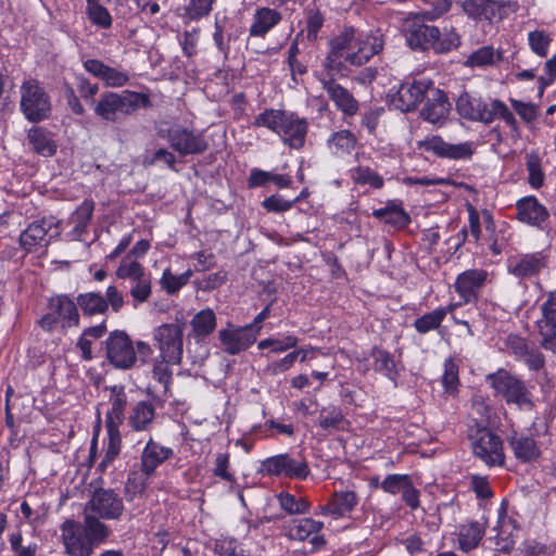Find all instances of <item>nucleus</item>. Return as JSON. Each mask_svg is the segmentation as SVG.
I'll return each mask as SVG.
<instances>
[{"label": "nucleus", "mask_w": 556, "mask_h": 556, "mask_svg": "<svg viewBox=\"0 0 556 556\" xmlns=\"http://www.w3.org/2000/svg\"><path fill=\"white\" fill-rule=\"evenodd\" d=\"M384 40L379 31L357 35L354 27L344 29L329 41V51L323 60L324 71L344 77L349 65L362 66L383 49Z\"/></svg>", "instance_id": "nucleus-1"}, {"label": "nucleus", "mask_w": 556, "mask_h": 556, "mask_svg": "<svg viewBox=\"0 0 556 556\" xmlns=\"http://www.w3.org/2000/svg\"><path fill=\"white\" fill-rule=\"evenodd\" d=\"M60 530L66 556H91L111 535L110 527L93 517H84L83 523L66 519Z\"/></svg>", "instance_id": "nucleus-2"}, {"label": "nucleus", "mask_w": 556, "mask_h": 556, "mask_svg": "<svg viewBox=\"0 0 556 556\" xmlns=\"http://www.w3.org/2000/svg\"><path fill=\"white\" fill-rule=\"evenodd\" d=\"M152 106L149 94L132 90L104 91L94 103L93 112L102 121L116 123L135 114L139 109Z\"/></svg>", "instance_id": "nucleus-3"}, {"label": "nucleus", "mask_w": 556, "mask_h": 556, "mask_svg": "<svg viewBox=\"0 0 556 556\" xmlns=\"http://www.w3.org/2000/svg\"><path fill=\"white\" fill-rule=\"evenodd\" d=\"M406 42L414 51L447 53L460 46V37L455 29L441 31L437 26L413 24L406 34Z\"/></svg>", "instance_id": "nucleus-4"}, {"label": "nucleus", "mask_w": 556, "mask_h": 556, "mask_svg": "<svg viewBox=\"0 0 556 556\" xmlns=\"http://www.w3.org/2000/svg\"><path fill=\"white\" fill-rule=\"evenodd\" d=\"M20 111L29 123L38 124L52 115V99L37 78L24 79L20 86Z\"/></svg>", "instance_id": "nucleus-5"}, {"label": "nucleus", "mask_w": 556, "mask_h": 556, "mask_svg": "<svg viewBox=\"0 0 556 556\" xmlns=\"http://www.w3.org/2000/svg\"><path fill=\"white\" fill-rule=\"evenodd\" d=\"M79 312L68 294H55L48 300L47 313L39 319V326L47 332L60 328L66 331L70 328L79 326Z\"/></svg>", "instance_id": "nucleus-6"}, {"label": "nucleus", "mask_w": 556, "mask_h": 556, "mask_svg": "<svg viewBox=\"0 0 556 556\" xmlns=\"http://www.w3.org/2000/svg\"><path fill=\"white\" fill-rule=\"evenodd\" d=\"M485 380L507 404H515L520 408L532 406L531 392L525 381L507 369L500 368L486 375Z\"/></svg>", "instance_id": "nucleus-7"}, {"label": "nucleus", "mask_w": 556, "mask_h": 556, "mask_svg": "<svg viewBox=\"0 0 556 556\" xmlns=\"http://www.w3.org/2000/svg\"><path fill=\"white\" fill-rule=\"evenodd\" d=\"M115 275L128 282L134 307L149 300L152 294L151 274L138 261L124 258L116 268Z\"/></svg>", "instance_id": "nucleus-8"}, {"label": "nucleus", "mask_w": 556, "mask_h": 556, "mask_svg": "<svg viewBox=\"0 0 556 556\" xmlns=\"http://www.w3.org/2000/svg\"><path fill=\"white\" fill-rule=\"evenodd\" d=\"M258 472L267 477L305 480L309 476L311 469L303 457H293L283 453L262 460Z\"/></svg>", "instance_id": "nucleus-9"}, {"label": "nucleus", "mask_w": 556, "mask_h": 556, "mask_svg": "<svg viewBox=\"0 0 556 556\" xmlns=\"http://www.w3.org/2000/svg\"><path fill=\"white\" fill-rule=\"evenodd\" d=\"M152 339L160 357L180 364L184 352V326L179 323L162 324L153 329Z\"/></svg>", "instance_id": "nucleus-10"}, {"label": "nucleus", "mask_w": 556, "mask_h": 556, "mask_svg": "<svg viewBox=\"0 0 556 556\" xmlns=\"http://www.w3.org/2000/svg\"><path fill=\"white\" fill-rule=\"evenodd\" d=\"M123 498L113 489H97L87 502L84 517H93L97 520H119L124 515Z\"/></svg>", "instance_id": "nucleus-11"}, {"label": "nucleus", "mask_w": 556, "mask_h": 556, "mask_svg": "<svg viewBox=\"0 0 556 556\" xmlns=\"http://www.w3.org/2000/svg\"><path fill=\"white\" fill-rule=\"evenodd\" d=\"M161 137L166 138L170 148L181 156L199 155L208 149V141L203 131L182 125H173L166 134L161 132Z\"/></svg>", "instance_id": "nucleus-12"}, {"label": "nucleus", "mask_w": 556, "mask_h": 556, "mask_svg": "<svg viewBox=\"0 0 556 556\" xmlns=\"http://www.w3.org/2000/svg\"><path fill=\"white\" fill-rule=\"evenodd\" d=\"M124 304V295L115 286H109L104 295L91 291L79 293L76 298V305L85 316L103 315L109 308L118 313Z\"/></svg>", "instance_id": "nucleus-13"}, {"label": "nucleus", "mask_w": 556, "mask_h": 556, "mask_svg": "<svg viewBox=\"0 0 556 556\" xmlns=\"http://www.w3.org/2000/svg\"><path fill=\"white\" fill-rule=\"evenodd\" d=\"M470 445L473 455L488 467L503 466L505 454L503 442L498 435L486 428L477 429L470 435Z\"/></svg>", "instance_id": "nucleus-14"}, {"label": "nucleus", "mask_w": 556, "mask_h": 556, "mask_svg": "<svg viewBox=\"0 0 556 556\" xmlns=\"http://www.w3.org/2000/svg\"><path fill=\"white\" fill-rule=\"evenodd\" d=\"M429 79H413L402 83L397 91L391 96V104L401 112L415 111L432 88Z\"/></svg>", "instance_id": "nucleus-15"}, {"label": "nucleus", "mask_w": 556, "mask_h": 556, "mask_svg": "<svg viewBox=\"0 0 556 556\" xmlns=\"http://www.w3.org/2000/svg\"><path fill=\"white\" fill-rule=\"evenodd\" d=\"M419 150L432 153L440 159L453 161L469 160L475 153V144L471 141L460 143H450L443 140L441 136L427 137L417 142Z\"/></svg>", "instance_id": "nucleus-16"}, {"label": "nucleus", "mask_w": 556, "mask_h": 556, "mask_svg": "<svg viewBox=\"0 0 556 556\" xmlns=\"http://www.w3.org/2000/svg\"><path fill=\"white\" fill-rule=\"evenodd\" d=\"M105 350L109 362L116 368L129 369L136 363L134 344L125 331L111 332L105 341Z\"/></svg>", "instance_id": "nucleus-17"}, {"label": "nucleus", "mask_w": 556, "mask_h": 556, "mask_svg": "<svg viewBox=\"0 0 556 556\" xmlns=\"http://www.w3.org/2000/svg\"><path fill=\"white\" fill-rule=\"evenodd\" d=\"M549 255L545 251L520 253L508 260L507 270L518 279L538 277L548 268Z\"/></svg>", "instance_id": "nucleus-18"}, {"label": "nucleus", "mask_w": 556, "mask_h": 556, "mask_svg": "<svg viewBox=\"0 0 556 556\" xmlns=\"http://www.w3.org/2000/svg\"><path fill=\"white\" fill-rule=\"evenodd\" d=\"M316 77L338 110L349 116L357 113L358 102L346 88L337 83L339 75H332L324 71L316 74Z\"/></svg>", "instance_id": "nucleus-19"}, {"label": "nucleus", "mask_w": 556, "mask_h": 556, "mask_svg": "<svg viewBox=\"0 0 556 556\" xmlns=\"http://www.w3.org/2000/svg\"><path fill=\"white\" fill-rule=\"evenodd\" d=\"M506 346L515 359L523 362L530 371H540L545 367V356L539 348L531 345L526 338L509 334Z\"/></svg>", "instance_id": "nucleus-20"}, {"label": "nucleus", "mask_w": 556, "mask_h": 556, "mask_svg": "<svg viewBox=\"0 0 556 556\" xmlns=\"http://www.w3.org/2000/svg\"><path fill=\"white\" fill-rule=\"evenodd\" d=\"M484 269H467L460 273L454 282V290L465 304L476 303L488 280Z\"/></svg>", "instance_id": "nucleus-21"}, {"label": "nucleus", "mask_w": 556, "mask_h": 556, "mask_svg": "<svg viewBox=\"0 0 556 556\" xmlns=\"http://www.w3.org/2000/svg\"><path fill=\"white\" fill-rule=\"evenodd\" d=\"M218 338L223 350L229 355H237L248 350L257 339L256 330L247 326L222 329Z\"/></svg>", "instance_id": "nucleus-22"}, {"label": "nucleus", "mask_w": 556, "mask_h": 556, "mask_svg": "<svg viewBox=\"0 0 556 556\" xmlns=\"http://www.w3.org/2000/svg\"><path fill=\"white\" fill-rule=\"evenodd\" d=\"M458 114L468 121L480 122L489 125L493 122L491 104L489 105L482 98L463 92L456 101Z\"/></svg>", "instance_id": "nucleus-23"}, {"label": "nucleus", "mask_w": 556, "mask_h": 556, "mask_svg": "<svg viewBox=\"0 0 556 556\" xmlns=\"http://www.w3.org/2000/svg\"><path fill=\"white\" fill-rule=\"evenodd\" d=\"M83 66L86 72L109 88H121L129 81L128 71L111 67L98 59H87L83 62Z\"/></svg>", "instance_id": "nucleus-24"}, {"label": "nucleus", "mask_w": 556, "mask_h": 556, "mask_svg": "<svg viewBox=\"0 0 556 556\" xmlns=\"http://www.w3.org/2000/svg\"><path fill=\"white\" fill-rule=\"evenodd\" d=\"M308 130V122L298 114L287 112L278 136L283 144L291 149L300 150L305 144Z\"/></svg>", "instance_id": "nucleus-25"}, {"label": "nucleus", "mask_w": 556, "mask_h": 556, "mask_svg": "<svg viewBox=\"0 0 556 556\" xmlns=\"http://www.w3.org/2000/svg\"><path fill=\"white\" fill-rule=\"evenodd\" d=\"M450 111L451 103L446 93L432 86L420 111V117L428 123L442 125L447 119Z\"/></svg>", "instance_id": "nucleus-26"}, {"label": "nucleus", "mask_w": 556, "mask_h": 556, "mask_svg": "<svg viewBox=\"0 0 556 556\" xmlns=\"http://www.w3.org/2000/svg\"><path fill=\"white\" fill-rule=\"evenodd\" d=\"M549 213L534 195H528L516 202V217L519 222L542 229Z\"/></svg>", "instance_id": "nucleus-27"}, {"label": "nucleus", "mask_w": 556, "mask_h": 556, "mask_svg": "<svg viewBox=\"0 0 556 556\" xmlns=\"http://www.w3.org/2000/svg\"><path fill=\"white\" fill-rule=\"evenodd\" d=\"M506 441L511 448L515 458L520 463H531L541 456L540 446L531 435L513 430L507 434Z\"/></svg>", "instance_id": "nucleus-28"}, {"label": "nucleus", "mask_w": 556, "mask_h": 556, "mask_svg": "<svg viewBox=\"0 0 556 556\" xmlns=\"http://www.w3.org/2000/svg\"><path fill=\"white\" fill-rule=\"evenodd\" d=\"M53 220L41 218L33 222L20 235V244L27 252H34L37 248L48 244L47 236L53 227Z\"/></svg>", "instance_id": "nucleus-29"}, {"label": "nucleus", "mask_w": 556, "mask_h": 556, "mask_svg": "<svg viewBox=\"0 0 556 556\" xmlns=\"http://www.w3.org/2000/svg\"><path fill=\"white\" fill-rule=\"evenodd\" d=\"M174 456L172 447L164 446L152 438L147 442L140 456L141 471L146 476H151L155 469Z\"/></svg>", "instance_id": "nucleus-30"}, {"label": "nucleus", "mask_w": 556, "mask_h": 556, "mask_svg": "<svg viewBox=\"0 0 556 556\" xmlns=\"http://www.w3.org/2000/svg\"><path fill=\"white\" fill-rule=\"evenodd\" d=\"M282 21V13L276 9L261 7L255 10L249 27L250 37L265 38Z\"/></svg>", "instance_id": "nucleus-31"}, {"label": "nucleus", "mask_w": 556, "mask_h": 556, "mask_svg": "<svg viewBox=\"0 0 556 556\" xmlns=\"http://www.w3.org/2000/svg\"><path fill=\"white\" fill-rule=\"evenodd\" d=\"M372 216L395 229L406 228L412 219L401 200H389L383 207L372 211Z\"/></svg>", "instance_id": "nucleus-32"}, {"label": "nucleus", "mask_w": 556, "mask_h": 556, "mask_svg": "<svg viewBox=\"0 0 556 556\" xmlns=\"http://www.w3.org/2000/svg\"><path fill=\"white\" fill-rule=\"evenodd\" d=\"M358 501L359 498L354 491L334 492L327 504L321 507V514L331 515L334 518H343L354 510Z\"/></svg>", "instance_id": "nucleus-33"}, {"label": "nucleus", "mask_w": 556, "mask_h": 556, "mask_svg": "<svg viewBox=\"0 0 556 556\" xmlns=\"http://www.w3.org/2000/svg\"><path fill=\"white\" fill-rule=\"evenodd\" d=\"M464 13L473 21L491 22L504 8V3L495 0H464L462 3Z\"/></svg>", "instance_id": "nucleus-34"}, {"label": "nucleus", "mask_w": 556, "mask_h": 556, "mask_svg": "<svg viewBox=\"0 0 556 556\" xmlns=\"http://www.w3.org/2000/svg\"><path fill=\"white\" fill-rule=\"evenodd\" d=\"M155 406L150 401L137 402L129 412L127 422L135 431H148L155 419Z\"/></svg>", "instance_id": "nucleus-35"}, {"label": "nucleus", "mask_w": 556, "mask_h": 556, "mask_svg": "<svg viewBox=\"0 0 556 556\" xmlns=\"http://www.w3.org/2000/svg\"><path fill=\"white\" fill-rule=\"evenodd\" d=\"M27 140L31 149L42 156H52L56 152V143L51 132L43 127L33 126L28 129Z\"/></svg>", "instance_id": "nucleus-36"}, {"label": "nucleus", "mask_w": 556, "mask_h": 556, "mask_svg": "<svg viewBox=\"0 0 556 556\" xmlns=\"http://www.w3.org/2000/svg\"><path fill=\"white\" fill-rule=\"evenodd\" d=\"M111 409L106 414V426L119 427L125 418V408L128 397L123 386H113L110 389Z\"/></svg>", "instance_id": "nucleus-37"}, {"label": "nucleus", "mask_w": 556, "mask_h": 556, "mask_svg": "<svg viewBox=\"0 0 556 556\" xmlns=\"http://www.w3.org/2000/svg\"><path fill=\"white\" fill-rule=\"evenodd\" d=\"M485 532L484 523L479 521H469L459 527L458 544L464 552L476 548Z\"/></svg>", "instance_id": "nucleus-38"}, {"label": "nucleus", "mask_w": 556, "mask_h": 556, "mask_svg": "<svg viewBox=\"0 0 556 556\" xmlns=\"http://www.w3.org/2000/svg\"><path fill=\"white\" fill-rule=\"evenodd\" d=\"M323 528V522L312 518H302L292 520L291 523L285 526L287 535L291 540L305 541L312 534L318 533Z\"/></svg>", "instance_id": "nucleus-39"}, {"label": "nucleus", "mask_w": 556, "mask_h": 556, "mask_svg": "<svg viewBox=\"0 0 556 556\" xmlns=\"http://www.w3.org/2000/svg\"><path fill=\"white\" fill-rule=\"evenodd\" d=\"M356 136L350 130L333 132L327 140L330 152L336 156L349 155L356 147Z\"/></svg>", "instance_id": "nucleus-40"}, {"label": "nucleus", "mask_w": 556, "mask_h": 556, "mask_svg": "<svg viewBox=\"0 0 556 556\" xmlns=\"http://www.w3.org/2000/svg\"><path fill=\"white\" fill-rule=\"evenodd\" d=\"M502 58L501 51H496L492 46H483L470 53L464 65L471 68L493 66L502 61Z\"/></svg>", "instance_id": "nucleus-41"}, {"label": "nucleus", "mask_w": 556, "mask_h": 556, "mask_svg": "<svg viewBox=\"0 0 556 556\" xmlns=\"http://www.w3.org/2000/svg\"><path fill=\"white\" fill-rule=\"evenodd\" d=\"M350 177L355 185L369 186L381 189L384 186L383 177L369 166L358 165L350 170Z\"/></svg>", "instance_id": "nucleus-42"}, {"label": "nucleus", "mask_w": 556, "mask_h": 556, "mask_svg": "<svg viewBox=\"0 0 556 556\" xmlns=\"http://www.w3.org/2000/svg\"><path fill=\"white\" fill-rule=\"evenodd\" d=\"M345 419L342 409L338 406L324 407L319 412L318 425L325 431H339L344 429Z\"/></svg>", "instance_id": "nucleus-43"}, {"label": "nucleus", "mask_w": 556, "mask_h": 556, "mask_svg": "<svg viewBox=\"0 0 556 556\" xmlns=\"http://www.w3.org/2000/svg\"><path fill=\"white\" fill-rule=\"evenodd\" d=\"M370 356L374 359V368L376 371L382 374L392 381L396 379L397 371L391 353L383 349L375 346L370 352Z\"/></svg>", "instance_id": "nucleus-44"}, {"label": "nucleus", "mask_w": 556, "mask_h": 556, "mask_svg": "<svg viewBox=\"0 0 556 556\" xmlns=\"http://www.w3.org/2000/svg\"><path fill=\"white\" fill-rule=\"evenodd\" d=\"M192 332L197 338H205L216 328V316L213 309L205 308L191 319Z\"/></svg>", "instance_id": "nucleus-45"}, {"label": "nucleus", "mask_w": 556, "mask_h": 556, "mask_svg": "<svg viewBox=\"0 0 556 556\" xmlns=\"http://www.w3.org/2000/svg\"><path fill=\"white\" fill-rule=\"evenodd\" d=\"M286 114L287 111L266 109L254 118L252 126L256 128L265 127L278 135Z\"/></svg>", "instance_id": "nucleus-46"}, {"label": "nucleus", "mask_w": 556, "mask_h": 556, "mask_svg": "<svg viewBox=\"0 0 556 556\" xmlns=\"http://www.w3.org/2000/svg\"><path fill=\"white\" fill-rule=\"evenodd\" d=\"M280 508L288 515H304L309 511V503L303 497H295L289 492L276 495Z\"/></svg>", "instance_id": "nucleus-47"}, {"label": "nucleus", "mask_w": 556, "mask_h": 556, "mask_svg": "<svg viewBox=\"0 0 556 556\" xmlns=\"http://www.w3.org/2000/svg\"><path fill=\"white\" fill-rule=\"evenodd\" d=\"M192 274V270L188 269L181 275L176 276L170 271L169 268H166L160 279L161 287L167 294L173 295L188 283Z\"/></svg>", "instance_id": "nucleus-48"}, {"label": "nucleus", "mask_w": 556, "mask_h": 556, "mask_svg": "<svg viewBox=\"0 0 556 556\" xmlns=\"http://www.w3.org/2000/svg\"><path fill=\"white\" fill-rule=\"evenodd\" d=\"M94 211V202L92 200H85L72 214L71 220L74 225V230L77 233H83L86 231L92 214Z\"/></svg>", "instance_id": "nucleus-49"}, {"label": "nucleus", "mask_w": 556, "mask_h": 556, "mask_svg": "<svg viewBox=\"0 0 556 556\" xmlns=\"http://www.w3.org/2000/svg\"><path fill=\"white\" fill-rule=\"evenodd\" d=\"M443 317L439 313L438 308L421 315L414 320L413 327L419 334H426L430 331L440 329Z\"/></svg>", "instance_id": "nucleus-50"}, {"label": "nucleus", "mask_w": 556, "mask_h": 556, "mask_svg": "<svg viewBox=\"0 0 556 556\" xmlns=\"http://www.w3.org/2000/svg\"><path fill=\"white\" fill-rule=\"evenodd\" d=\"M459 365L452 358H446L444 362V372L442 375V386L444 391L448 394L457 392L459 387Z\"/></svg>", "instance_id": "nucleus-51"}, {"label": "nucleus", "mask_w": 556, "mask_h": 556, "mask_svg": "<svg viewBox=\"0 0 556 556\" xmlns=\"http://www.w3.org/2000/svg\"><path fill=\"white\" fill-rule=\"evenodd\" d=\"M170 365H176L175 363H168L166 359L161 358L160 356L154 361L153 364V378L163 386V393L166 395L169 386L173 379V371L170 369Z\"/></svg>", "instance_id": "nucleus-52"}, {"label": "nucleus", "mask_w": 556, "mask_h": 556, "mask_svg": "<svg viewBox=\"0 0 556 556\" xmlns=\"http://www.w3.org/2000/svg\"><path fill=\"white\" fill-rule=\"evenodd\" d=\"M526 165L529 175V185L534 189L541 188L544 184V173L541 168L540 156L534 153L528 154Z\"/></svg>", "instance_id": "nucleus-53"}, {"label": "nucleus", "mask_w": 556, "mask_h": 556, "mask_svg": "<svg viewBox=\"0 0 556 556\" xmlns=\"http://www.w3.org/2000/svg\"><path fill=\"white\" fill-rule=\"evenodd\" d=\"M306 16V37L309 41H315L318 33L324 25L325 17L320 10L316 7L307 8L305 10Z\"/></svg>", "instance_id": "nucleus-54"}, {"label": "nucleus", "mask_w": 556, "mask_h": 556, "mask_svg": "<svg viewBox=\"0 0 556 556\" xmlns=\"http://www.w3.org/2000/svg\"><path fill=\"white\" fill-rule=\"evenodd\" d=\"M551 41V37L543 30L535 29L528 34L529 47L540 58L547 55Z\"/></svg>", "instance_id": "nucleus-55"}, {"label": "nucleus", "mask_w": 556, "mask_h": 556, "mask_svg": "<svg viewBox=\"0 0 556 556\" xmlns=\"http://www.w3.org/2000/svg\"><path fill=\"white\" fill-rule=\"evenodd\" d=\"M535 328L540 337V346L545 351L553 352L556 348V327H552L549 324L538 319Z\"/></svg>", "instance_id": "nucleus-56"}, {"label": "nucleus", "mask_w": 556, "mask_h": 556, "mask_svg": "<svg viewBox=\"0 0 556 556\" xmlns=\"http://www.w3.org/2000/svg\"><path fill=\"white\" fill-rule=\"evenodd\" d=\"M300 201L301 197H296L293 200H286L280 194H273L262 202V206L268 212L283 213L291 210V207Z\"/></svg>", "instance_id": "nucleus-57"}, {"label": "nucleus", "mask_w": 556, "mask_h": 556, "mask_svg": "<svg viewBox=\"0 0 556 556\" xmlns=\"http://www.w3.org/2000/svg\"><path fill=\"white\" fill-rule=\"evenodd\" d=\"M86 13L93 25L104 29H108L112 26L113 18L105 7L87 5Z\"/></svg>", "instance_id": "nucleus-58"}, {"label": "nucleus", "mask_w": 556, "mask_h": 556, "mask_svg": "<svg viewBox=\"0 0 556 556\" xmlns=\"http://www.w3.org/2000/svg\"><path fill=\"white\" fill-rule=\"evenodd\" d=\"M214 0H190L186 7V16L191 21H199L210 14Z\"/></svg>", "instance_id": "nucleus-59"}, {"label": "nucleus", "mask_w": 556, "mask_h": 556, "mask_svg": "<svg viewBox=\"0 0 556 556\" xmlns=\"http://www.w3.org/2000/svg\"><path fill=\"white\" fill-rule=\"evenodd\" d=\"M240 543L237 539L222 536L214 542L213 551L218 556H237L240 552Z\"/></svg>", "instance_id": "nucleus-60"}, {"label": "nucleus", "mask_w": 556, "mask_h": 556, "mask_svg": "<svg viewBox=\"0 0 556 556\" xmlns=\"http://www.w3.org/2000/svg\"><path fill=\"white\" fill-rule=\"evenodd\" d=\"M491 113L493 121L496 116L502 118L513 130L518 129V123L514 114L509 111L508 106L498 99L491 101Z\"/></svg>", "instance_id": "nucleus-61"}, {"label": "nucleus", "mask_w": 556, "mask_h": 556, "mask_svg": "<svg viewBox=\"0 0 556 556\" xmlns=\"http://www.w3.org/2000/svg\"><path fill=\"white\" fill-rule=\"evenodd\" d=\"M412 479L408 475H388L381 482V489L390 494L401 493Z\"/></svg>", "instance_id": "nucleus-62"}, {"label": "nucleus", "mask_w": 556, "mask_h": 556, "mask_svg": "<svg viewBox=\"0 0 556 556\" xmlns=\"http://www.w3.org/2000/svg\"><path fill=\"white\" fill-rule=\"evenodd\" d=\"M540 309L542 314L540 320L556 327V290L546 293V299Z\"/></svg>", "instance_id": "nucleus-63"}, {"label": "nucleus", "mask_w": 556, "mask_h": 556, "mask_svg": "<svg viewBox=\"0 0 556 556\" xmlns=\"http://www.w3.org/2000/svg\"><path fill=\"white\" fill-rule=\"evenodd\" d=\"M10 545L15 556H35L38 549L36 543H29L28 545H22L23 536L21 531H16L10 534Z\"/></svg>", "instance_id": "nucleus-64"}]
</instances>
